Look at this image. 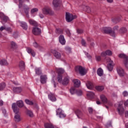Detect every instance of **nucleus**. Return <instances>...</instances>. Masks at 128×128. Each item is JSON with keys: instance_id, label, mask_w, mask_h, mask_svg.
<instances>
[{"instance_id": "1", "label": "nucleus", "mask_w": 128, "mask_h": 128, "mask_svg": "<svg viewBox=\"0 0 128 128\" xmlns=\"http://www.w3.org/2000/svg\"><path fill=\"white\" fill-rule=\"evenodd\" d=\"M56 70L58 74L57 78L58 82L62 84L64 86L68 84V82H70V77L66 76L64 78V80H62V74L64 72V70L62 68H56Z\"/></svg>"}, {"instance_id": "2", "label": "nucleus", "mask_w": 128, "mask_h": 128, "mask_svg": "<svg viewBox=\"0 0 128 128\" xmlns=\"http://www.w3.org/2000/svg\"><path fill=\"white\" fill-rule=\"evenodd\" d=\"M12 108L14 110V112L15 114L14 116V120L16 122H20V114L19 110L20 109L16 107V103H13L12 104Z\"/></svg>"}, {"instance_id": "3", "label": "nucleus", "mask_w": 128, "mask_h": 128, "mask_svg": "<svg viewBox=\"0 0 128 128\" xmlns=\"http://www.w3.org/2000/svg\"><path fill=\"white\" fill-rule=\"evenodd\" d=\"M19 4L18 8H23L24 10V12H25L26 17L28 18H30V16L28 15V12L30 11V8L26 5H24L22 4V0H18Z\"/></svg>"}, {"instance_id": "4", "label": "nucleus", "mask_w": 128, "mask_h": 128, "mask_svg": "<svg viewBox=\"0 0 128 128\" xmlns=\"http://www.w3.org/2000/svg\"><path fill=\"white\" fill-rule=\"evenodd\" d=\"M75 70L76 72H79L81 76L86 74V69L82 66H76L75 68Z\"/></svg>"}, {"instance_id": "5", "label": "nucleus", "mask_w": 128, "mask_h": 128, "mask_svg": "<svg viewBox=\"0 0 128 128\" xmlns=\"http://www.w3.org/2000/svg\"><path fill=\"white\" fill-rule=\"evenodd\" d=\"M56 116H58L60 118H64L66 116L64 112V110L60 108H58L56 110Z\"/></svg>"}, {"instance_id": "6", "label": "nucleus", "mask_w": 128, "mask_h": 128, "mask_svg": "<svg viewBox=\"0 0 128 128\" xmlns=\"http://www.w3.org/2000/svg\"><path fill=\"white\" fill-rule=\"evenodd\" d=\"M74 18H76V16H74L70 12H66V19L68 22H70L72 20H74Z\"/></svg>"}, {"instance_id": "7", "label": "nucleus", "mask_w": 128, "mask_h": 128, "mask_svg": "<svg viewBox=\"0 0 128 128\" xmlns=\"http://www.w3.org/2000/svg\"><path fill=\"white\" fill-rule=\"evenodd\" d=\"M42 10L44 14H52V10L48 6L44 7Z\"/></svg>"}, {"instance_id": "8", "label": "nucleus", "mask_w": 128, "mask_h": 128, "mask_svg": "<svg viewBox=\"0 0 128 128\" xmlns=\"http://www.w3.org/2000/svg\"><path fill=\"white\" fill-rule=\"evenodd\" d=\"M120 58H124V63L126 66H128V56H126L124 54H120L118 55Z\"/></svg>"}, {"instance_id": "9", "label": "nucleus", "mask_w": 128, "mask_h": 128, "mask_svg": "<svg viewBox=\"0 0 128 128\" xmlns=\"http://www.w3.org/2000/svg\"><path fill=\"white\" fill-rule=\"evenodd\" d=\"M32 32L35 36H38L42 34V30L38 27H35L32 28Z\"/></svg>"}, {"instance_id": "10", "label": "nucleus", "mask_w": 128, "mask_h": 128, "mask_svg": "<svg viewBox=\"0 0 128 128\" xmlns=\"http://www.w3.org/2000/svg\"><path fill=\"white\" fill-rule=\"evenodd\" d=\"M117 110L120 116L124 114V106H122V104H118Z\"/></svg>"}, {"instance_id": "11", "label": "nucleus", "mask_w": 128, "mask_h": 128, "mask_svg": "<svg viewBox=\"0 0 128 128\" xmlns=\"http://www.w3.org/2000/svg\"><path fill=\"white\" fill-rule=\"evenodd\" d=\"M114 62L110 59L108 60V65L107 66V68L109 72H112V70L114 68Z\"/></svg>"}, {"instance_id": "12", "label": "nucleus", "mask_w": 128, "mask_h": 128, "mask_svg": "<svg viewBox=\"0 0 128 128\" xmlns=\"http://www.w3.org/2000/svg\"><path fill=\"white\" fill-rule=\"evenodd\" d=\"M0 18L2 20V24H4V22H6L8 21V18L2 12H0Z\"/></svg>"}, {"instance_id": "13", "label": "nucleus", "mask_w": 128, "mask_h": 128, "mask_svg": "<svg viewBox=\"0 0 128 128\" xmlns=\"http://www.w3.org/2000/svg\"><path fill=\"white\" fill-rule=\"evenodd\" d=\"M102 56H112V52L110 50H106L105 52H102L101 54Z\"/></svg>"}, {"instance_id": "14", "label": "nucleus", "mask_w": 128, "mask_h": 128, "mask_svg": "<svg viewBox=\"0 0 128 128\" xmlns=\"http://www.w3.org/2000/svg\"><path fill=\"white\" fill-rule=\"evenodd\" d=\"M100 98L102 102H104V104H108L109 106H112V104H110V103L108 102V98H106V97L104 95H101L100 96Z\"/></svg>"}, {"instance_id": "15", "label": "nucleus", "mask_w": 128, "mask_h": 128, "mask_svg": "<svg viewBox=\"0 0 128 128\" xmlns=\"http://www.w3.org/2000/svg\"><path fill=\"white\" fill-rule=\"evenodd\" d=\"M60 4H62L61 0H54L52 2V4L54 8H58Z\"/></svg>"}, {"instance_id": "16", "label": "nucleus", "mask_w": 128, "mask_h": 128, "mask_svg": "<svg viewBox=\"0 0 128 128\" xmlns=\"http://www.w3.org/2000/svg\"><path fill=\"white\" fill-rule=\"evenodd\" d=\"M18 22L20 26H22V28H23V30H28V24H26V22L20 21H18Z\"/></svg>"}, {"instance_id": "17", "label": "nucleus", "mask_w": 128, "mask_h": 128, "mask_svg": "<svg viewBox=\"0 0 128 128\" xmlns=\"http://www.w3.org/2000/svg\"><path fill=\"white\" fill-rule=\"evenodd\" d=\"M59 42H60L62 46L66 44V39H64V36L63 35H60L59 36Z\"/></svg>"}, {"instance_id": "18", "label": "nucleus", "mask_w": 128, "mask_h": 128, "mask_svg": "<svg viewBox=\"0 0 128 128\" xmlns=\"http://www.w3.org/2000/svg\"><path fill=\"white\" fill-rule=\"evenodd\" d=\"M72 82H74V86L76 88H78L80 86V81L78 79H74L72 80Z\"/></svg>"}, {"instance_id": "19", "label": "nucleus", "mask_w": 128, "mask_h": 128, "mask_svg": "<svg viewBox=\"0 0 128 128\" xmlns=\"http://www.w3.org/2000/svg\"><path fill=\"white\" fill-rule=\"evenodd\" d=\"M117 72L120 76H124V70L122 68H117Z\"/></svg>"}, {"instance_id": "20", "label": "nucleus", "mask_w": 128, "mask_h": 128, "mask_svg": "<svg viewBox=\"0 0 128 128\" xmlns=\"http://www.w3.org/2000/svg\"><path fill=\"white\" fill-rule=\"evenodd\" d=\"M48 98L51 100V102H56V96H54V94L50 93L48 96Z\"/></svg>"}, {"instance_id": "21", "label": "nucleus", "mask_w": 128, "mask_h": 128, "mask_svg": "<svg viewBox=\"0 0 128 128\" xmlns=\"http://www.w3.org/2000/svg\"><path fill=\"white\" fill-rule=\"evenodd\" d=\"M40 80L41 84H46V80H48V77L46 75L41 76L40 77Z\"/></svg>"}, {"instance_id": "22", "label": "nucleus", "mask_w": 128, "mask_h": 128, "mask_svg": "<svg viewBox=\"0 0 128 128\" xmlns=\"http://www.w3.org/2000/svg\"><path fill=\"white\" fill-rule=\"evenodd\" d=\"M52 52L54 56H55V58H56L58 59V58H60V52L56 51V50H53L52 51Z\"/></svg>"}, {"instance_id": "23", "label": "nucleus", "mask_w": 128, "mask_h": 128, "mask_svg": "<svg viewBox=\"0 0 128 128\" xmlns=\"http://www.w3.org/2000/svg\"><path fill=\"white\" fill-rule=\"evenodd\" d=\"M75 112L78 118H82V112H80L79 110H76Z\"/></svg>"}, {"instance_id": "24", "label": "nucleus", "mask_w": 128, "mask_h": 128, "mask_svg": "<svg viewBox=\"0 0 128 128\" xmlns=\"http://www.w3.org/2000/svg\"><path fill=\"white\" fill-rule=\"evenodd\" d=\"M86 86L88 90H92L94 88V84L90 82H88L86 83Z\"/></svg>"}, {"instance_id": "25", "label": "nucleus", "mask_w": 128, "mask_h": 128, "mask_svg": "<svg viewBox=\"0 0 128 128\" xmlns=\"http://www.w3.org/2000/svg\"><path fill=\"white\" fill-rule=\"evenodd\" d=\"M102 30L105 34H110L112 32V28L110 27H104L102 28Z\"/></svg>"}, {"instance_id": "26", "label": "nucleus", "mask_w": 128, "mask_h": 128, "mask_svg": "<svg viewBox=\"0 0 128 128\" xmlns=\"http://www.w3.org/2000/svg\"><path fill=\"white\" fill-rule=\"evenodd\" d=\"M25 66L24 62V61H20L19 63V68L20 70H24Z\"/></svg>"}, {"instance_id": "27", "label": "nucleus", "mask_w": 128, "mask_h": 128, "mask_svg": "<svg viewBox=\"0 0 128 128\" xmlns=\"http://www.w3.org/2000/svg\"><path fill=\"white\" fill-rule=\"evenodd\" d=\"M97 74L99 76H102L104 75V70L102 68H99L97 70Z\"/></svg>"}, {"instance_id": "28", "label": "nucleus", "mask_w": 128, "mask_h": 128, "mask_svg": "<svg viewBox=\"0 0 128 128\" xmlns=\"http://www.w3.org/2000/svg\"><path fill=\"white\" fill-rule=\"evenodd\" d=\"M28 22L30 24H31L32 26H38V23L34 20L30 19L28 20Z\"/></svg>"}, {"instance_id": "29", "label": "nucleus", "mask_w": 128, "mask_h": 128, "mask_svg": "<svg viewBox=\"0 0 128 128\" xmlns=\"http://www.w3.org/2000/svg\"><path fill=\"white\" fill-rule=\"evenodd\" d=\"M4 30H6L8 32H12V28H6V27L2 26L0 28V32H2Z\"/></svg>"}, {"instance_id": "30", "label": "nucleus", "mask_w": 128, "mask_h": 128, "mask_svg": "<svg viewBox=\"0 0 128 128\" xmlns=\"http://www.w3.org/2000/svg\"><path fill=\"white\" fill-rule=\"evenodd\" d=\"M13 92H22V88L20 87H14L13 88Z\"/></svg>"}, {"instance_id": "31", "label": "nucleus", "mask_w": 128, "mask_h": 128, "mask_svg": "<svg viewBox=\"0 0 128 128\" xmlns=\"http://www.w3.org/2000/svg\"><path fill=\"white\" fill-rule=\"evenodd\" d=\"M44 128H54V125H52V123L45 124Z\"/></svg>"}, {"instance_id": "32", "label": "nucleus", "mask_w": 128, "mask_h": 128, "mask_svg": "<svg viewBox=\"0 0 128 128\" xmlns=\"http://www.w3.org/2000/svg\"><path fill=\"white\" fill-rule=\"evenodd\" d=\"M16 104H17V106L19 108H22V106H24V102L22 100L18 101L16 102Z\"/></svg>"}, {"instance_id": "33", "label": "nucleus", "mask_w": 128, "mask_h": 128, "mask_svg": "<svg viewBox=\"0 0 128 128\" xmlns=\"http://www.w3.org/2000/svg\"><path fill=\"white\" fill-rule=\"evenodd\" d=\"M0 64H1V66H8V62H6V60L3 59L0 60Z\"/></svg>"}, {"instance_id": "34", "label": "nucleus", "mask_w": 128, "mask_h": 128, "mask_svg": "<svg viewBox=\"0 0 128 128\" xmlns=\"http://www.w3.org/2000/svg\"><path fill=\"white\" fill-rule=\"evenodd\" d=\"M76 88L74 87H72L70 89V92L71 94H76Z\"/></svg>"}, {"instance_id": "35", "label": "nucleus", "mask_w": 128, "mask_h": 128, "mask_svg": "<svg viewBox=\"0 0 128 128\" xmlns=\"http://www.w3.org/2000/svg\"><path fill=\"white\" fill-rule=\"evenodd\" d=\"M87 96L88 98H94V93L91 92H89L87 94Z\"/></svg>"}, {"instance_id": "36", "label": "nucleus", "mask_w": 128, "mask_h": 128, "mask_svg": "<svg viewBox=\"0 0 128 128\" xmlns=\"http://www.w3.org/2000/svg\"><path fill=\"white\" fill-rule=\"evenodd\" d=\"M11 48H13V50H16L18 48V46L16 44V42H11Z\"/></svg>"}, {"instance_id": "37", "label": "nucleus", "mask_w": 128, "mask_h": 128, "mask_svg": "<svg viewBox=\"0 0 128 128\" xmlns=\"http://www.w3.org/2000/svg\"><path fill=\"white\" fill-rule=\"evenodd\" d=\"M96 88L97 90H98V92H102V90H104V86H96Z\"/></svg>"}, {"instance_id": "38", "label": "nucleus", "mask_w": 128, "mask_h": 128, "mask_svg": "<svg viewBox=\"0 0 128 128\" xmlns=\"http://www.w3.org/2000/svg\"><path fill=\"white\" fill-rule=\"evenodd\" d=\"M25 102L26 104H29L30 106H32V104H34L32 101H30L28 99L25 100Z\"/></svg>"}, {"instance_id": "39", "label": "nucleus", "mask_w": 128, "mask_h": 128, "mask_svg": "<svg viewBox=\"0 0 128 128\" xmlns=\"http://www.w3.org/2000/svg\"><path fill=\"white\" fill-rule=\"evenodd\" d=\"M26 114L30 118H32V116H34V113H32V112L30 110H28L26 112Z\"/></svg>"}, {"instance_id": "40", "label": "nucleus", "mask_w": 128, "mask_h": 128, "mask_svg": "<svg viewBox=\"0 0 128 128\" xmlns=\"http://www.w3.org/2000/svg\"><path fill=\"white\" fill-rule=\"evenodd\" d=\"M35 70L36 74H42V70L40 68H36Z\"/></svg>"}, {"instance_id": "41", "label": "nucleus", "mask_w": 128, "mask_h": 128, "mask_svg": "<svg viewBox=\"0 0 128 128\" xmlns=\"http://www.w3.org/2000/svg\"><path fill=\"white\" fill-rule=\"evenodd\" d=\"M38 12V8H33L31 10V14H34V12Z\"/></svg>"}, {"instance_id": "42", "label": "nucleus", "mask_w": 128, "mask_h": 128, "mask_svg": "<svg viewBox=\"0 0 128 128\" xmlns=\"http://www.w3.org/2000/svg\"><path fill=\"white\" fill-rule=\"evenodd\" d=\"M109 34L112 38H116V32H114V31H112L111 30V31H110V32L109 33Z\"/></svg>"}, {"instance_id": "43", "label": "nucleus", "mask_w": 128, "mask_h": 128, "mask_svg": "<svg viewBox=\"0 0 128 128\" xmlns=\"http://www.w3.org/2000/svg\"><path fill=\"white\" fill-rule=\"evenodd\" d=\"M6 88V84L2 83V84H0V90H2L4 88Z\"/></svg>"}, {"instance_id": "44", "label": "nucleus", "mask_w": 128, "mask_h": 128, "mask_svg": "<svg viewBox=\"0 0 128 128\" xmlns=\"http://www.w3.org/2000/svg\"><path fill=\"white\" fill-rule=\"evenodd\" d=\"M54 76H52V84H54V88H56V82H54Z\"/></svg>"}, {"instance_id": "45", "label": "nucleus", "mask_w": 128, "mask_h": 128, "mask_svg": "<svg viewBox=\"0 0 128 128\" xmlns=\"http://www.w3.org/2000/svg\"><path fill=\"white\" fill-rule=\"evenodd\" d=\"M76 94H77V96H82V91L81 90H78L76 91Z\"/></svg>"}, {"instance_id": "46", "label": "nucleus", "mask_w": 128, "mask_h": 128, "mask_svg": "<svg viewBox=\"0 0 128 128\" xmlns=\"http://www.w3.org/2000/svg\"><path fill=\"white\" fill-rule=\"evenodd\" d=\"M33 46L36 48H40V46L38 45V43H36V42H34L33 43Z\"/></svg>"}, {"instance_id": "47", "label": "nucleus", "mask_w": 128, "mask_h": 128, "mask_svg": "<svg viewBox=\"0 0 128 128\" xmlns=\"http://www.w3.org/2000/svg\"><path fill=\"white\" fill-rule=\"evenodd\" d=\"M126 28H122L120 29V32H126Z\"/></svg>"}, {"instance_id": "48", "label": "nucleus", "mask_w": 128, "mask_h": 128, "mask_svg": "<svg viewBox=\"0 0 128 128\" xmlns=\"http://www.w3.org/2000/svg\"><path fill=\"white\" fill-rule=\"evenodd\" d=\"M26 52H28V54H31V52H32V48H27Z\"/></svg>"}, {"instance_id": "49", "label": "nucleus", "mask_w": 128, "mask_h": 128, "mask_svg": "<svg viewBox=\"0 0 128 128\" xmlns=\"http://www.w3.org/2000/svg\"><path fill=\"white\" fill-rule=\"evenodd\" d=\"M122 94H123L124 96H128V92L126 91H124L122 92Z\"/></svg>"}, {"instance_id": "50", "label": "nucleus", "mask_w": 128, "mask_h": 128, "mask_svg": "<svg viewBox=\"0 0 128 128\" xmlns=\"http://www.w3.org/2000/svg\"><path fill=\"white\" fill-rule=\"evenodd\" d=\"M85 54H86V56L88 58L89 60H90V58H92V56H90V55L88 54V52H85Z\"/></svg>"}, {"instance_id": "51", "label": "nucleus", "mask_w": 128, "mask_h": 128, "mask_svg": "<svg viewBox=\"0 0 128 128\" xmlns=\"http://www.w3.org/2000/svg\"><path fill=\"white\" fill-rule=\"evenodd\" d=\"M66 50L67 52H68V54H70V50H71L70 48L66 47Z\"/></svg>"}, {"instance_id": "52", "label": "nucleus", "mask_w": 128, "mask_h": 128, "mask_svg": "<svg viewBox=\"0 0 128 128\" xmlns=\"http://www.w3.org/2000/svg\"><path fill=\"white\" fill-rule=\"evenodd\" d=\"M77 32L78 34H82V32H84V30L82 29H78Z\"/></svg>"}, {"instance_id": "53", "label": "nucleus", "mask_w": 128, "mask_h": 128, "mask_svg": "<svg viewBox=\"0 0 128 128\" xmlns=\"http://www.w3.org/2000/svg\"><path fill=\"white\" fill-rule=\"evenodd\" d=\"M81 42H82V46H86V41L82 39Z\"/></svg>"}, {"instance_id": "54", "label": "nucleus", "mask_w": 128, "mask_h": 128, "mask_svg": "<svg viewBox=\"0 0 128 128\" xmlns=\"http://www.w3.org/2000/svg\"><path fill=\"white\" fill-rule=\"evenodd\" d=\"M96 60L98 62H100V56H96Z\"/></svg>"}, {"instance_id": "55", "label": "nucleus", "mask_w": 128, "mask_h": 128, "mask_svg": "<svg viewBox=\"0 0 128 128\" xmlns=\"http://www.w3.org/2000/svg\"><path fill=\"white\" fill-rule=\"evenodd\" d=\"M88 110L90 114H92V108H88Z\"/></svg>"}, {"instance_id": "56", "label": "nucleus", "mask_w": 128, "mask_h": 128, "mask_svg": "<svg viewBox=\"0 0 128 128\" xmlns=\"http://www.w3.org/2000/svg\"><path fill=\"white\" fill-rule=\"evenodd\" d=\"M39 16L40 18H44V14H40Z\"/></svg>"}, {"instance_id": "57", "label": "nucleus", "mask_w": 128, "mask_h": 128, "mask_svg": "<svg viewBox=\"0 0 128 128\" xmlns=\"http://www.w3.org/2000/svg\"><path fill=\"white\" fill-rule=\"evenodd\" d=\"M30 54H31L32 56H35L36 52H34V51H32Z\"/></svg>"}, {"instance_id": "58", "label": "nucleus", "mask_w": 128, "mask_h": 128, "mask_svg": "<svg viewBox=\"0 0 128 128\" xmlns=\"http://www.w3.org/2000/svg\"><path fill=\"white\" fill-rule=\"evenodd\" d=\"M66 32L68 36H70V30H67L66 31Z\"/></svg>"}, {"instance_id": "59", "label": "nucleus", "mask_w": 128, "mask_h": 128, "mask_svg": "<svg viewBox=\"0 0 128 128\" xmlns=\"http://www.w3.org/2000/svg\"><path fill=\"white\" fill-rule=\"evenodd\" d=\"M125 116H126V118H128V111H126V112H125Z\"/></svg>"}, {"instance_id": "60", "label": "nucleus", "mask_w": 128, "mask_h": 128, "mask_svg": "<svg viewBox=\"0 0 128 128\" xmlns=\"http://www.w3.org/2000/svg\"><path fill=\"white\" fill-rule=\"evenodd\" d=\"M118 28V26H116L115 27H114V30L116 32V30H117Z\"/></svg>"}, {"instance_id": "61", "label": "nucleus", "mask_w": 128, "mask_h": 128, "mask_svg": "<svg viewBox=\"0 0 128 128\" xmlns=\"http://www.w3.org/2000/svg\"><path fill=\"white\" fill-rule=\"evenodd\" d=\"M4 104V102L2 100H0V106H2Z\"/></svg>"}, {"instance_id": "62", "label": "nucleus", "mask_w": 128, "mask_h": 128, "mask_svg": "<svg viewBox=\"0 0 128 128\" xmlns=\"http://www.w3.org/2000/svg\"><path fill=\"white\" fill-rule=\"evenodd\" d=\"M108 2H114V0H107Z\"/></svg>"}, {"instance_id": "63", "label": "nucleus", "mask_w": 128, "mask_h": 128, "mask_svg": "<svg viewBox=\"0 0 128 128\" xmlns=\"http://www.w3.org/2000/svg\"><path fill=\"white\" fill-rule=\"evenodd\" d=\"M2 112L4 114H6V110L5 109H3L2 110Z\"/></svg>"}, {"instance_id": "64", "label": "nucleus", "mask_w": 128, "mask_h": 128, "mask_svg": "<svg viewBox=\"0 0 128 128\" xmlns=\"http://www.w3.org/2000/svg\"><path fill=\"white\" fill-rule=\"evenodd\" d=\"M126 128H128V123L126 124Z\"/></svg>"}]
</instances>
